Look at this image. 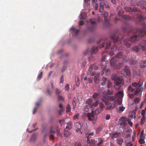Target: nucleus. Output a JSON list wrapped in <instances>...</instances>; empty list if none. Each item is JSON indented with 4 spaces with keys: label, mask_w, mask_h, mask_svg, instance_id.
I'll return each mask as SVG.
<instances>
[{
    "label": "nucleus",
    "mask_w": 146,
    "mask_h": 146,
    "mask_svg": "<svg viewBox=\"0 0 146 146\" xmlns=\"http://www.w3.org/2000/svg\"><path fill=\"white\" fill-rule=\"evenodd\" d=\"M98 51L97 47L96 46H93L92 48V54L93 53L95 54Z\"/></svg>",
    "instance_id": "dca6fc26"
},
{
    "label": "nucleus",
    "mask_w": 146,
    "mask_h": 146,
    "mask_svg": "<svg viewBox=\"0 0 146 146\" xmlns=\"http://www.w3.org/2000/svg\"><path fill=\"white\" fill-rule=\"evenodd\" d=\"M79 116V114L78 113H76L74 116L73 119H77Z\"/></svg>",
    "instance_id": "de8ad7c7"
},
{
    "label": "nucleus",
    "mask_w": 146,
    "mask_h": 146,
    "mask_svg": "<svg viewBox=\"0 0 146 146\" xmlns=\"http://www.w3.org/2000/svg\"><path fill=\"white\" fill-rule=\"evenodd\" d=\"M79 26H82L84 24V23L83 21H80L79 22Z\"/></svg>",
    "instance_id": "603ef678"
},
{
    "label": "nucleus",
    "mask_w": 146,
    "mask_h": 146,
    "mask_svg": "<svg viewBox=\"0 0 146 146\" xmlns=\"http://www.w3.org/2000/svg\"><path fill=\"white\" fill-rule=\"evenodd\" d=\"M106 48H109L111 45V43L110 42L108 41L105 43Z\"/></svg>",
    "instance_id": "f704fd0d"
},
{
    "label": "nucleus",
    "mask_w": 146,
    "mask_h": 146,
    "mask_svg": "<svg viewBox=\"0 0 146 146\" xmlns=\"http://www.w3.org/2000/svg\"><path fill=\"white\" fill-rule=\"evenodd\" d=\"M141 66L142 67L146 66V60L143 61L141 62Z\"/></svg>",
    "instance_id": "bb28decb"
},
{
    "label": "nucleus",
    "mask_w": 146,
    "mask_h": 146,
    "mask_svg": "<svg viewBox=\"0 0 146 146\" xmlns=\"http://www.w3.org/2000/svg\"><path fill=\"white\" fill-rule=\"evenodd\" d=\"M107 94L108 95H111L112 94V92H111L110 90H108L107 92Z\"/></svg>",
    "instance_id": "338daca9"
},
{
    "label": "nucleus",
    "mask_w": 146,
    "mask_h": 146,
    "mask_svg": "<svg viewBox=\"0 0 146 146\" xmlns=\"http://www.w3.org/2000/svg\"><path fill=\"white\" fill-rule=\"evenodd\" d=\"M145 135H140V138L145 139Z\"/></svg>",
    "instance_id": "69168bd1"
},
{
    "label": "nucleus",
    "mask_w": 146,
    "mask_h": 146,
    "mask_svg": "<svg viewBox=\"0 0 146 146\" xmlns=\"http://www.w3.org/2000/svg\"><path fill=\"white\" fill-rule=\"evenodd\" d=\"M91 50L90 48H87L86 51L84 52V55H86L88 53H90V54H91Z\"/></svg>",
    "instance_id": "412c9836"
},
{
    "label": "nucleus",
    "mask_w": 146,
    "mask_h": 146,
    "mask_svg": "<svg viewBox=\"0 0 146 146\" xmlns=\"http://www.w3.org/2000/svg\"><path fill=\"white\" fill-rule=\"evenodd\" d=\"M86 17V15L84 13H81L80 16V19H84Z\"/></svg>",
    "instance_id": "4be33fe9"
},
{
    "label": "nucleus",
    "mask_w": 146,
    "mask_h": 146,
    "mask_svg": "<svg viewBox=\"0 0 146 146\" xmlns=\"http://www.w3.org/2000/svg\"><path fill=\"white\" fill-rule=\"evenodd\" d=\"M132 50L133 51H135L137 52H138L140 50V48L139 46H136L132 48Z\"/></svg>",
    "instance_id": "6ab92c4d"
},
{
    "label": "nucleus",
    "mask_w": 146,
    "mask_h": 146,
    "mask_svg": "<svg viewBox=\"0 0 146 146\" xmlns=\"http://www.w3.org/2000/svg\"><path fill=\"white\" fill-rule=\"evenodd\" d=\"M99 103V102L98 101H97L95 103L93 104L92 105V107L94 106V107H96L97 106Z\"/></svg>",
    "instance_id": "a19ab883"
},
{
    "label": "nucleus",
    "mask_w": 146,
    "mask_h": 146,
    "mask_svg": "<svg viewBox=\"0 0 146 146\" xmlns=\"http://www.w3.org/2000/svg\"><path fill=\"white\" fill-rule=\"evenodd\" d=\"M137 37V36L136 35L132 36L128 40V41L127 40L124 41L123 42L124 44L128 47L130 46V44L128 42H133L135 41L136 40V38Z\"/></svg>",
    "instance_id": "39448f33"
},
{
    "label": "nucleus",
    "mask_w": 146,
    "mask_h": 146,
    "mask_svg": "<svg viewBox=\"0 0 146 146\" xmlns=\"http://www.w3.org/2000/svg\"><path fill=\"white\" fill-rule=\"evenodd\" d=\"M123 11H120L118 12V15L120 16H122V14L123 13Z\"/></svg>",
    "instance_id": "6e6d98bb"
},
{
    "label": "nucleus",
    "mask_w": 146,
    "mask_h": 146,
    "mask_svg": "<svg viewBox=\"0 0 146 146\" xmlns=\"http://www.w3.org/2000/svg\"><path fill=\"white\" fill-rule=\"evenodd\" d=\"M144 139L140 138L139 140V143L141 144H142L145 143V141Z\"/></svg>",
    "instance_id": "c9c22d12"
},
{
    "label": "nucleus",
    "mask_w": 146,
    "mask_h": 146,
    "mask_svg": "<svg viewBox=\"0 0 146 146\" xmlns=\"http://www.w3.org/2000/svg\"><path fill=\"white\" fill-rule=\"evenodd\" d=\"M118 144L120 146H121L123 139L122 138H119L117 139Z\"/></svg>",
    "instance_id": "f3484780"
},
{
    "label": "nucleus",
    "mask_w": 146,
    "mask_h": 146,
    "mask_svg": "<svg viewBox=\"0 0 146 146\" xmlns=\"http://www.w3.org/2000/svg\"><path fill=\"white\" fill-rule=\"evenodd\" d=\"M37 109V108L36 107H35L34 108L33 111V114H34L36 112Z\"/></svg>",
    "instance_id": "0e129e2a"
},
{
    "label": "nucleus",
    "mask_w": 146,
    "mask_h": 146,
    "mask_svg": "<svg viewBox=\"0 0 146 146\" xmlns=\"http://www.w3.org/2000/svg\"><path fill=\"white\" fill-rule=\"evenodd\" d=\"M66 66H64L61 70L62 72H63L66 70Z\"/></svg>",
    "instance_id": "864d4df0"
},
{
    "label": "nucleus",
    "mask_w": 146,
    "mask_h": 146,
    "mask_svg": "<svg viewBox=\"0 0 146 146\" xmlns=\"http://www.w3.org/2000/svg\"><path fill=\"white\" fill-rule=\"evenodd\" d=\"M121 136V133H120L115 132L113 133L111 135V137L112 139L114 138H116L120 137Z\"/></svg>",
    "instance_id": "1a4fd4ad"
},
{
    "label": "nucleus",
    "mask_w": 146,
    "mask_h": 146,
    "mask_svg": "<svg viewBox=\"0 0 146 146\" xmlns=\"http://www.w3.org/2000/svg\"><path fill=\"white\" fill-rule=\"evenodd\" d=\"M66 111L67 113L69 112L71 110L69 104H68L66 107Z\"/></svg>",
    "instance_id": "c756f323"
},
{
    "label": "nucleus",
    "mask_w": 146,
    "mask_h": 146,
    "mask_svg": "<svg viewBox=\"0 0 146 146\" xmlns=\"http://www.w3.org/2000/svg\"><path fill=\"white\" fill-rule=\"evenodd\" d=\"M123 96V91H120L118 92L117 94H116L115 96L113 97H115V98L116 97H118L119 98H122Z\"/></svg>",
    "instance_id": "9d476101"
},
{
    "label": "nucleus",
    "mask_w": 146,
    "mask_h": 146,
    "mask_svg": "<svg viewBox=\"0 0 146 146\" xmlns=\"http://www.w3.org/2000/svg\"><path fill=\"white\" fill-rule=\"evenodd\" d=\"M125 108L123 106L119 107V111L120 112H122L125 109Z\"/></svg>",
    "instance_id": "72a5a7b5"
},
{
    "label": "nucleus",
    "mask_w": 146,
    "mask_h": 146,
    "mask_svg": "<svg viewBox=\"0 0 146 146\" xmlns=\"http://www.w3.org/2000/svg\"><path fill=\"white\" fill-rule=\"evenodd\" d=\"M112 85V83L110 80H108L107 81V86L108 88H110Z\"/></svg>",
    "instance_id": "2f4dec72"
},
{
    "label": "nucleus",
    "mask_w": 146,
    "mask_h": 146,
    "mask_svg": "<svg viewBox=\"0 0 146 146\" xmlns=\"http://www.w3.org/2000/svg\"><path fill=\"white\" fill-rule=\"evenodd\" d=\"M106 109V110H111L114 108L115 107V105L114 104H112L108 102V105L107 106Z\"/></svg>",
    "instance_id": "9b49d317"
},
{
    "label": "nucleus",
    "mask_w": 146,
    "mask_h": 146,
    "mask_svg": "<svg viewBox=\"0 0 146 146\" xmlns=\"http://www.w3.org/2000/svg\"><path fill=\"white\" fill-rule=\"evenodd\" d=\"M100 75L99 73H97L96 74L95 78H94V82L96 84L98 83L99 81V76Z\"/></svg>",
    "instance_id": "4468645a"
},
{
    "label": "nucleus",
    "mask_w": 146,
    "mask_h": 146,
    "mask_svg": "<svg viewBox=\"0 0 146 146\" xmlns=\"http://www.w3.org/2000/svg\"><path fill=\"white\" fill-rule=\"evenodd\" d=\"M133 145V143L132 142H130L127 143L126 144V146H132Z\"/></svg>",
    "instance_id": "3c124183"
},
{
    "label": "nucleus",
    "mask_w": 146,
    "mask_h": 146,
    "mask_svg": "<svg viewBox=\"0 0 146 146\" xmlns=\"http://www.w3.org/2000/svg\"><path fill=\"white\" fill-rule=\"evenodd\" d=\"M36 139V135L34 134L30 139V142L34 143Z\"/></svg>",
    "instance_id": "2eb2a0df"
},
{
    "label": "nucleus",
    "mask_w": 146,
    "mask_h": 146,
    "mask_svg": "<svg viewBox=\"0 0 146 146\" xmlns=\"http://www.w3.org/2000/svg\"><path fill=\"white\" fill-rule=\"evenodd\" d=\"M98 96V94L97 93H95L93 95L92 97L96 99L97 98V97Z\"/></svg>",
    "instance_id": "58836bf2"
},
{
    "label": "nucleus",
    "mask_w": 146,
    "mask_h": 146,
    "mask_svg": "<svg viewBox=\"0 0 146 146\" xmlns=\"http://www.w3.org/2000/svg\"><path fill=\"white\" fill-rule=\"evenodd\" d=\"M111 39L113 40L114 43H115L116 41H117L118 38L117 36H115V35H113L111 37Z\"/></svg>",
    "instance_id": "393cba45"
},
{
    "label": "nucleus",
    "mask_w": 146,
    "mask_h": 146,
    "mask_svg": "<svg viewBox=\"0 0 146 146\" xmlns=\"http://www.w3.org/2000/svg\"><path fill=\"white\" fill-rule=\"evenodd\" d=\"M65 88L66 90H69V85L68 84H66Z\"/></svg>",
    "instance_id": "4d7b16f0"
},
{
    "label": "nucleus",
    "mask_w": 146,
    "mask_h": 146,
    "mask_svg": "<svg viewBox=\"0 0 146 146\" xmlns=\"http://www.w3.org/2000/svg\"><path fill=\"white\" fill-rule=\"evenodd\" d=\"M117 102L119 105H121L122 103V98H119L117 100Z\"/></svg>",
    "instance_id": "49530a36"
},
{
    "label": "nucleus",
    "mask_w": 146,
    "mask_h": 146,
    "mask_svg": "<svg viewBox=\"0 0 146 146\" xmlns=\"http://www.w3.org/2000/svg\"><path fill=\"white\" fill-rule=\"evenodd\" d=\"M100 108H103L104 107V105L102 103L100 102Z\"/></svg>",
    "instance_id": "13d9d810"
},
{
    "label": "nucleus",
    "mask_w": 146,
    "mask_h": 146,
    "mask_svg": "<svg viewBox=\"0 0 146 146\" xmlns=\"http://www.w3.org/2000/svg\"><path fill=\"white\" fill-rule=\"evenodd\" d=\"M110 118V114H107L106 117V119L107 120H109Z\"/></svg>",
    "instance_id": "680f3d73"
},
{
    "label": "nucleus",
    "mask_w": 146,
    "mask_h": 146,
    "mask_svg": "<svg viewBox=\"0 0 146 146\" xmlns=\"http://www.w3.org/2000/svg\"><path fill=\"white\" fill-rule=\"evenodd\" d=\"M121 74L125 76H130L131 74V72L127 66H125L124 69H122Z\"/></svg>",
    "instance_id": "423d86ee"
},
{
    "label": "nucleus",
    "mask_w": 146,
    "mask_h": 146,
    "mask_svg": "<svg viewBox=\"0 0 146 146\" xmlns=\"http://www.w3.org/2000/svg\"><path fill=\"white\" fill-rule=\"evenodd\" d=\"M91 108V99L89 98L86 101V105L84 109V111L87 112L89 110V108Z\"/></svg>",
    "instance_id": "0eeeda50"
},
{
    "label": "nucleus",
    "mask_w": 146,
    "mask_h": 146,
    "mask_svg": "<svg viewBox=\"0 0 146 146\" xmlns=\"http://www.w3.org/2000/svg\"><path fill=\"white\" fill-rule=\"evenodd\" d=\"M94 8L96 10H97L98 8V4L96 3H95Z\"/></svg>",
    "instance_id": "5fc2aeb1"
},
{
    "label": "nucleus",
    "mask_w": 146,
    "mask_h": 146,
    "mask_svg": "<svg viewBox=\"0 0 146 146\" xmlns=\"http://www.w3.org/2000/svg\"><path fill=\"white\" fill-rule=\"evenodd\" d=\"M64 82V76H63L62 75V77L60 78V83H63Z\"/></svg>",
    "instance_id": "8fccbe9b"
},
{
    "label": "nucleus",
    "mask_w": 146,
    "mask_h": 146,
    "mask_svg": "<svg viewBox=\"0 0 146 146\" xmlns=\"http://www.w3.org/2000/svg\"><path fill=\"white\" fill-rule=\"evenodd\" d=\"M70 29L71 30H72V32L73 33H74L75 35H76L79 31V30H77L74 32L75 31V28L74 27L71 28Z\"/></svg>",
    "instance_id": "a878e982"
},
{
    "label": "nucleus",
    "mask_w": 146,
    "mask_h": 146,
    "mask_svg": "<svg viewBox=\"0 0 146 146\" xmlns=\"http://www.w3.org/2000/svg\"><path fill=\"white\" fill-rule=\"evenodd\" d=\"M123 63H121L117 64L116 65V68L117 69H120L121 67L123 66Z\"/></svg>",
    "instance_id": "aec40b11"
},
{
    "label": "nucleus",
    "mask_w": 146,
    "mask_h": 146,
    "mask_svg": "<svg viewBox=\"0 0 146 146\" xmlns=\"http://www.w3.org/2000/svg\"><path fill=\"white\" fill-rule=\"evenodd\" d=\"M87 116L88 117V118L89 120L91 121V114L90 113H88L87 114Z\"/></svg>",
    "instance_id": "4c0bfd02"
},
{
    "label": "nucleus",
    "mask_w": 146,
    "mask_h": 146,
    "mask_svg": "<svg viewBox=\"0 0 146 146\" xmlns=\"http://www.w3.org/2000/svg\"><path fill=\"white\" fill-rule=\"evenodd\" d=\"M122 54L121 52H120L118 53L114 57L112 58L110 61L111 65L112 66H114L115 62L119 59L121 60H123L124 61H126V60L122 58Z\"/></svg>",
    "instance_id": "7ed1b4c3"
},
{
    "label": "nucleus",
    "mask_w": 146,
    "mask_h": 146,
    "mask_svg": "<svg viewBox=\"0 0 146 146\" xmlns=\"http://www.w3.org/2000/svg\"><path fill=\"white\" fill-rule=\"evenodd\" d=\"M43 73L42 72H40V74L38 76L37 79V80H40L42 77Z\"/></svg>",
    "instance_id": "cd10ccee"
},
{
    "label": "nucleus",
    "mask_w": 146,
    "mask_h": 146,
    "mask_svg": "<svg viewBox=\"0 0 146 146\" xmlns=\"http://www.w3.org/2000/svg\"><path fill=\"white\" fill-rule=\"evenodd\" d=\"M64 136L66 137H68L70 135V133L67 130L65 129L64 130Z\"/></svg>",
    "instance_id": "a211bd4d"
},
{
    "label": "nucleus",
    "mask_w": 146,
    "mask_h": 146,
    "mask_svg": "<svg viewBox=\"0 0 146 146\" xmlns=\"http://www.w3.org/2000/svg\"><path fill=\"white\" fill-rule=\"evenodd\" d=\"M142 48V50L145 51L146 50V42L145 41H143L140 45Z\"/></svg>",
    "instance_id": "f8f14e48"
},
{
    "label": "nucleus",
    "mask_w": 146,
    "mask_h": 146,
    "mask_svg": "<svg viewBox=\"0 0 146 146\" xmlns=\"http://www.w3.org/2000/svg\"><path fill=\"white\" fill-rule=\"evenodd\" d=\"M75 125L76 128H79L80 127V125L78 122H76L75 124Z\"/></svg>",
    "instance_id": "a18cd8bd"
},
{
    "label": "nucleus",
    "mask_w": 146,
    "mask_h": 146,
    "mask_svg": "<svg viewBox=\"0 0 146 146\" xmlns=\"http://www.w3.org/2000/svg\"><path fill=\"white\" fill-rule=\"evenodd\" d=\"M30 128H27V129L26 130L27 131V132H28L29 133H32L33 131H35L37 129V128H36V129H35V130L32 129V130H30Z\"/></svg>",
    "instance_id": "c03bdc74"
},
{
    "label": "nucleus",
    "mask_w": 146,
    "mask_h": 146,
    "mask_svg": "<svg viewBox=\"0 0 146 146\" xmlns=\"http://www.w3.org/2000/svg\"><path fill=\"white\" fill-rule=\"evenodd\" d=\"M102 68H103V71L106 68V66L105 64V63H102Z\"/></svg>",
    "instance_id": "ea45409f"
},
{
    "label": "nucleus",
    "mask_w": 146,
    "mask_h": 146,
    "mask_svg": "<svg viewBox=\"0 0 146 146\" xmlns=\"http://www.w3.org/2000/svg\"><path fill=\"white\" fill-rule=\"evenodd\" d=\"M75 145L76 146H82L81 143L79 142H78L76 143Z\"/></svg>",
    "instance_id": "774afa93"
},
{
    "label": "nucleus",
    "mask_w": 146,
    "mask_h": 146,
    "mask_svg": "<svg viewBox=\"0 0 146 146\" xmlns=\"http://www.w3.org/2000/svg\"><path fill=\"white\" fill-rule=\"evenodd\" d=\"M90 135H91V133H90L89 135L87 137V142L88 144L90 143L91 142L90 140V138L89 137V136Z\"/></svg>",
    "instance_id": "7c9ffc66"
},
{
    "label": "nucleus",
    "mask_w": 146,
    "mask_h": 146,
    "mask_svg": "<svg viewBox=\"0 0 146 146\" xmlns=\"http://www.w3.org/2000/svg\"><path fill=\"white\" fill-rule=\"evenodd\" d=\"M58 100L60 102H63L64 101V98L61 96L59 95L58 97Z\"/></svg>",
    "instance_id": "b1692460"
},
{
    "label": "nucleus",
    "mask_w": 146,
    "mask_h": 146,
    "mask_svg": "<svg viewBox=\"0 0 146 146\" xmlns=\"http://www.w3.org/2000/svg\"><path fill=\"white\" fill-rule=\"evenodd\" d=\"M105 4L103 2H102L100 3V7L99 11L101 12L104 9Z\"/></svg>",
    "instance_id": "ddd939ff"
},
{
    "label": "nucleus",
    "mask_w": 146,
    "mask_h": 146,
    "mask_svg": "<svg viewBox=\"0 0 146 146\" xmlns=\"http://www.w3.org/2000/svg\"><path fill=\"white\" fill-rule=\"evenodd\" d=\"M125 9L126 11L127 12H129L131 10V7H125Z\"/></svg>",
    "instance_id": "79ce46f5"
},
{
    "label": "nucleus",
    "mask_w": 146,
    "mask_h": 146,
    "mask_svg": "<svg viewBox=\"0 0 146 146\" xmlns=\"http://www.w3.org/2000/svg\"><path fill=\"white\" fill-rule=\"evenodd\" d=\"M55 133V131L52 130V129L50 130L44 136L46 137L47 135L49 136V139L50 141H53L54 139V137L52 134H54Z\"/></svg>",
    "instance_id": "6e6552de"
},
{
    "label": "nucleus",
    "mask_w": 146,
    "mask_h": 146,
    "mask_svg": "<svg viewBox=\"0 0 146 146\" xmlns=\"http://www.w3.org/2000/svg\"><path fill=\"white\" fill-rule=\"evenodd\" d=\"M100 112V110L98 109H97L95 111V113L96 115H97V114H98ZM97 115H94V120H95L96 118Z\"/></svg>",
    "instance_id": "5701e85b"
},
{
    "label": "nucleus",
    "mask_w": 146,
    "mask_h": 146,
    "mask_svg": "<svg viewBox=\"0 0 146 146\" xmlns=\"http://www.w3.org/2000/svg\"><path fill=\"white\" fill-rule=\"evenodd\" d=\"M115 99V97L113 96H110L107 95L102 96V100L103 102L105 103V105L106 106L108 105V100H110L112 101Z\"/></svg>",
    "instance_id": "20e7f679"
},
{
    "label": "nucleus",
    "mask_w": 146,
    "mask_h": 146,
    "mask_svg": "<svg viewBox=\"0 0 146 146\" xmlns=\"http://www.w3.org/2000/svg\"><path fill=\"white\" fill-rule=\"evenodd\" d=\"M111 79L115 82L114 87L116 90H118L120 88V84L122 82V78L117 76L115 74H113Z\"/></svg>",
    "instance_id": "f03ea898"
},
{
    "label": "nucleus",
    "mask_w": 146,
    "mask_h": 146,
    "mask_svg": "<svg viewBox=\"0 0 146 146\" xmlns=\"http://www.w3.org/2000/svg\"><path fill=\"white\" fill-rule=\"evenodd\" d=\"M142 85V82L140 81L138 83L136 82L132 83V86H128L127 89L128 91L134 93V94H130L129 95L130 98H133L134 95H137V94L140 92H142L143 90Z\"/></svg>",
    "instance_id": "f257e3e1"
},
{
    "label": "nucleus",
    "mask_w": 146,
    "mask_h": 146,
    "mask_svg": "<svg viewBox=\"0 0 146 146\" xmlns=\"http://www.w3.org/2000/svg\"><path fill=\"white\" fill-rule=\"evenodd\" d=\"M140 100V99L139 98H136L134 100V102L136 104L138 103Z\"/></svg>",
    "instance_id": "473e14b6"
},
{
    "label": "nucleus",
    "mask_w": 146,
    "mask_h": 146,
    "mask_svg": "<svg viewBox=\"0 0 146 146\" xmlns=\"http://www.w3.org/2000/svg\"><path fill=\"white\" fill-rule=\"evenodd\" d=\"M61 93V92L58 88L56 89L55 93L57 95Z\"/></svg>",
    "instance_id": "e433bc0d"
},
{
    "label": "nucleus",
    "mask_w": 146,
    "mask_h": 146,
    "mask_svg": "<svg viewBox=\"0 0 146 146\" xmlns=\"http://www.w3.org/2000/svg\"><path fill=\"white\" fill-rule=\"evenodd\" d=\"M127 124V122L125 121H122L120 123V125H122L123 127H125Z\"/></svg>",
    "instance_id": "c85d7f7f"
},
{
    "label": "nucleus",
    "mask_w": 146,
    "mask_h": 146,
    "mask_svg": "<svg viewBox=\"0 0 146 146\" xmlns=\"http://www.w3.org/2000/svg\"><path fill=\"white\" fill-rule=\"evenodd\" d=\"M128 122L130 127H132L133 124V123L132 122H131L129 120L127 121Z\"/></svg>",
    "instance_id": "e2e57ef3"
},
{
    "label": "nucleus",
    "mask_w": 146,
    "mask_h": 146,
    "mask_svg": "<svg viewBox=\"0 0 146 146\" xmlns=\"http://www.w3.org/2000/svg\"><path fill=\"white\" fill-rule=\"evenodd\" d=\"M137 62L136 61L134 60H131V62H130V63H131V64H136Z\"/></svg>",
    "instance_id": "052dcab7"
},
{
    "label": "nucleus",
    "mask_w": 146,
    "mask_h": 146,
    "mask_svg": "<svg viewBox=\"0 0 146 146\" xmlns=\"http://www.w3.org/2000/svg\"><path fill=\"white\" fill-rule=\"evenodd\" d=\"M111 49L113 50H116L117 47L115 46H112L111 48Z\"/></svg>",
    "instance_id": "bf43d9fd"
},
{
    "label": "nucleus",
    "mask_w": 146,
    "mask_h": 146,
    "mask_svg": "<svg viewBox=\"0 0 146 146\" xmlns=\"http://www.w3.org/2000/svg\"><path fill=\"white\" fill-rule=\"evenodd\" d=\"M102 15L105 17H107L108 16V13L106 12H104L102 14Z\"/></svg>",
    "instance_id": "09e8293b"
},
{
    "label": "nucleus",
    "mask_w": 146,
    "mask_h": 146,
    "mask_svg": "<svg viewBox=\"0 0 146 146\" xmlns=\"http://www.w3.org/2000/svg\"><path fill=\"white\" fill-rule=\"evenodd\" d=\"M145 110H143L141 111V115L143 116V117L144 118L145 117Z\"/></svg>",
    "instance_id": "37998d69"
}]
</instances>
